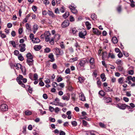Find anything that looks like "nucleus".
Segmentation results:
<instances>
[{
	"instance_id": "4",
	"label": "nucleus",
	"mask_w": 135,
	"mask_h": 135,
	"mask_svg": "<svg viewBox=\"0 0 135 135\" xmlns=\"http://www.w3.org/2000/svg\"><path fill=\"white\" fill-rule=\"evenodd\" d=\"M69 25V21L68 20H65L61 24V27L63 28H65L68 26Z\"/></svg>"
},
{
	"instance_id": "51",
	"label": "nucleus",
	"mask_w": 135,
	"mask_h": 135,
	"mask_svg": "<svg viewBox=\"0 0 135 135\" xmlns=\"http://www.w3.org/2000/svg\"><path fill=\"white\" fill-rule=\"evenodd\" d=\"M38 29V26L36 25H35L33 26V30H37Z\"/></svg>"
},
{
	"instance_id": "57",
	"label": "nucleus",
	"mask_w": 135,
	"mask_h": 135,
	"mask_svg": "<svg viewBox=\"0 0 135 135\" xmlns=\"http://www.w3.org/2000/svg\"><path fill=\"white\" fill-rule=\"evenodd\" d=\"M49 110L51 112H53L54 110V108L51 106L49 107Z\"/></svg>"
},
{
	"instance_id": "11",
	"label": "nucleus",
	"mask_w": 135,
	"mask_h": 135,
	"mask_svg": "<svg viewBox=\"0 0 135 135\" xmlns=\"http://www.w3.org/2000/svg\"><path fill=\"white\" fill-rule=\"evenodd\" d=\"M92 29L93 32L94 34L97 35H99L101 34V32L98 29L94 28Z\"/></svg>"
},
{
	"instance_id": "13",
	"label": "nucleus",
	"mask_w": 135,
	"mask_h": 135,
	"mask_svg": "<svg viewBox=\"0 0 135 135\" xmlns=\"http://www.w3.org/2000/svg\"><path fill=\"white\" fill-rule=\"evenodd\" d=\"M18 83L19 84L21 85V86L22 87L25 88V85L22 83V81L20 80V79H19V78L17 77L16 79Z\"/></svg>"
},
{
	"instance_id": "14",
	"label": "nucleus",
	"mask_w": 135,
	"mask_h": 135,
	"mask_svg": "<svg viewBox=\"0 0 135 135\" xmlns=\"http://www.w3.org/2000/svg\"><path fill=\"white\" fill-rule=\"evenodd\" d=\"M79 99L80 100L82 101L85 100V98L83 94H79Z\"/></svg>"
},
{
	"instance_id": "46",
	"label": "nucleus",
	"mask_w": 135,
	"mask_h": 135,
	"mask_svg": "<svg viewBox=\"0 0 135 135\" xmlns=\"http://www.w3.org/2000/svg\"><path fill=\"white\" fill-rule=\"evenodd\" d=\"M122 52L124 55L126 57H127L129 56L128 53L127 52L123 51Z\"/></svg>"
},
{
	"instance_id": "50",
	"label": "nucleus",
	"mask_w": 135,
	"mask_h": 135,
	"mask_svg": "<svg viewBox=\"0 0 135 135\" xmlns=\"http://www.w3.org/2000/svg\"><path fill=\"white\" fill-rule=\"evenodd\" d=\"M118 56L119 58L122 57L123 56V54L121 52H120L118 54Z\"/></svg>"
},
{
	"instance_id": "38",
	"label": "nucleus",
	"mask_w": 135,
	"mask_h": 135,
	"mask_svg": "<svg viewBox=\"0 0 135 135\" xmlns=\"http://www.w3.org/2000/svg\"><path fill=\"white\" fill-rule=\"evenodd\" d=\"M89 63L90 64H94V59L93 58H91L89 61Z\"/></svg>"
},
{
	"instance_id": "47",
	"label": "nucleus",
	"mask_w": 135,
	"mask_h": 135,
	"mask_svg": "<svg viewBox=\"0 0 135 135\" xmlns=\"http://www.w3.org/2000/svg\"><path fill=\"white\" fill-rule=\"evenodd\" d=\"M38 78V76L36 73H35L34 74L33 76L34 80H37Z\"/></svg>"
},
{
	"instance_id": "36",
	"label": "nucleus",
	"mask_w": 135,
	"mask_h": 135,
	"mask_svg": "<svg viewBox=\"0 0 135 135\" xmlns=\"http://www.w3.org/2000/svg\"><path fill=\"white\" fill-rule=\"evenodd\" d=\"M123 78L122 77L119 78L118 80V82L119 84H122L123 83Z\"/></svg>"
},
{
	"instance_id": "2",
	"label": "nucleus",
	"mask_w": 135,
	"mask_h": 135,
	"mask_svg": "<svg viewBox=\"0 0 135 135\" xmlns=\"http://www.w3.org/2000/svg\"><path fill=\"white\" fill-rule=\"evenodd\" d=\"M87 62V60L86 59L80 61L78 65V69H80L81 67H84L85 64Z\"/></svg>"
},
{
	"instance_id": "44",
	"label": "nucleus",
	"mask_w": 135,
	"mask_h": 135,
	"mask_svg": "<svg viewBox=\"0 0 135 135\" xmlns=\"http://www.w3.org/2000/svg\"><path fill=\"white\" fill-rule=\"evenodd\" d=\"M71 123L73 126L74 127L76 126L77 125V123L75 121H72L71 122Z\"/></svg>"
},
{
	"instance_id": "39",
	"label": "nucleus",
	"mask_w": 135,
	"mask_h": 135,
	"mask_svg": "<svg viewBox=\"0 0 135 135\" xmlns=\"http://www.w3.org/2000/svg\"><path fill=\"white\" fill-rule=\"evenodd\" d=\"M76 94L74 93H73L71 94V97L73 100L74 101L75 99Z\"/></svg>"
},
{
	"instance_id": "7",
	"label": "nucleus",
	"mask_w": 135,
	"mask_h": 135,
	"mask_svg": "<svg viewBox=\"0 0 135 135\" xmlns=\"http://www.w3.org/2000/svg\"><path fill=\"white\" fill-rule=\"evenodd\" d=\"M19 47L20 48V51L23 52L25 50V44H20L19 45Z\"/></svg>"
},
{
	"instance_id": "53",
	"label": "nucleus",
	"mask_w": 135,
	"mask_h": 135,
	"mask_svg": "<svg viewBox=\"0 0 135 135\" xmlns=\"http://www.w3.org/2000/svg\"><path fill=\"white\" fill-rule=\"evenodd\" d=\"M45 82L46 84L50 83V80L49 79L46 78V80L45 81Z\"/></svg>"
},
{
	"instance_id": "32",
	"label": "nucleus",
	"mask_w": 135,
	"mask_h": 135,
	"mask_svg": "<svg viewBox=\"0 0 135 135\" xmlns=\"http://www.w3.org/2000/svg\"><path fill=\"white\" fill-rule=\"evenodd\" d=\"M91 18L93 20H95L96 19L97 16L95 14H92L91 16Z\"/></svg>"
},
{
	"instance_id": "25",
	"label": "nucleus",
	"mask_w": 135,
	"mask_h": 135,
	"mask_svg": "<svg viewBox=\"0 0 135 135\" xmlns=\"http://www.w3.org/2000/svg\"><path fill=\"white\" fill-rule=\"evenodd\" d=\"M41 46L40 45L35 46L34 47V49L36 51L39 50L41 48Z\"/></svg>"
},
{
	"instance_id": "15",
	"label": "nucleus",
	"mask_w": 135,
	"mask_h": 135,
	"mask_svg": "<svg viewBox=\"0 0 135 135\" xmlns=\"http://www.w3.org/2000/svg\"><path fill=\"white\" fill-rule=\"evenodd\" d=\"M104 89L106 92H108L113 91L112 89L110 88L109 87H104Z\"/></svg>"
},
{
	"instance_id": "61",
	"label": "nucleus",
	"mask_w": 135,
	"mask_h": 135,
	"mask_svg": "<svg viewBox=\"0 0 135 135\" xmlns=\"http://www.w3.org/2000/svg\"><path fill=\"white\" fill-rule=\"evenodd\" d=\"M34 35L33 34L31 33L30 34V38L32 40H34Z\"/></svg>"
},
{
	"instance_id": "35",
	"label": "nucleus",
	"mask_w": 135,
	"mask_h": 135,
	"mask_svg": "<svg viewBox=\"0 0 135 135\" xmlns=\"http://www.w3.org/2000/svg\"><path fill=\"white\" fill-rule=\"evenodd\" d=\"M118 70L120 71H122L123 70V68L122 66L119 65L118 67Z\"/></svg>"
},
{
	"instance_id": "52",
	"label": "nucleus",
	"mask_w": 135,
	"mask_h": 135,
	"mask_svg": "<svg viewBox=\"0 0 135 135\" xmlns=\"http://www.w3.org/2000/svg\"><path fill=\"white\" fill-rule=\"evenodd\" d=\"M44 3L46 5L49 4V1L48 0H42Z\"/></svg>"
},
{
	"instance_id": "64",
	"label": "nucleus",
	"mask_w": 135,
	"mask_h": 135,
	"mask_svg": "<svg viewBox=\"0 0 135 135\" xmlns=\"http://www.w3.org/2000/svg\"><path fill=\"white\" fill-rule=\"evenodd\" d=\"M23 31V30L22 28H20L18 30L19 34H21L22 33Z\"/></svg>"
},
{
	"instance_id": "43",
	"label": "nucleus",
	"mask_w": 135,
	"mask_h": 135,
	"mask_svg": "<svg viewBox=\"0 0 135 135\" xmlns=\"http://www.w3.org/2000/svg\"><path fill=\"white\" fill-rule=\"evenodd\" d=\"M82 123L84 126H86L88 124V122L84 120H82Z\"/></svg>"
},
{
	"instance_id": "6",
	"label": "nucleus",
	"mask_w": 135,
	"mask_h": 135,
	"mask_svg": "<svg viewBox=\"0 0 135 135\" xmlns=\"http://www.w3.org/2000/svg\"><path fill=\"white\" fill-rule=\"evenodd\" d=\"M86 34V32L85 31L80 32L79 33V36L81 38H85V36Z\"/></svg>"
},
{
	"instance_id": "8",
	"label": "nucleus",
	"mask_w": 135,
	"mask_h": 135,
	"mask_svg": "<svg viewBox=\"0 0 135 135\" xmlns=\"http://www.w3.org/2000/svg\"><path fill=\"white\" fill-rule=\"evenodd\" d=\"M55 53L56 55H61L62 54L60 49L56 47L55 49Z\"/></svg>"
},
{
	"instance_id": "54",
	"label": "nucleus",
	"mask_w": 135,
	"mask_h": 135,
	"mask_svg": "<svg viewBox=\"0 0 135 135\" xmlns=\"http://www.w3.org/2000/svg\"><path fill=\"white\" fill-rule=\"evenodd\" d=\"M65 73L66 74H69L70 73V69L69 68H67L66 69L65 71Z\"/></svg>"
},
{
	"instance_id": "28",
	"label": "nucleus",
	"mask_w": 135,
	"mask_h": 135,
	"mask_svg": "<svg viewBox=\"0 0 135 135\" xmlns=\"http://www.w3.org/2000/svg\"><path fill=\"white\" fill-rule=\"evenodd\" d=\"M76 6L74 5L73 3H71V4L69 5V8L70 9V8H76Z\"/></svg>"
},
{
	"instance_id": "18",
	"label": "nucleus",
	"mask_w": 135,
	"mask_h": 135,
	"mask_svg": "<svg viewBox=\"0 0 135 135\" xmlns=\"http://www.w3.org/2000/svg\"><path fill=\"white\" fill-rule=\"evenodd\" d=\"M21 69L23 75H26V69L25 67L22 66Z\"/></svg>"
},
{
	"instance_id": "49",
	"label": "nucleus",
	"mask_w": 135,
	"mask_h": 135,
	"mask_svg": "<svg viewBox=\"0 0 135 135\" xmlns=\"http://www.w3.org/2000/svg\"><path fill=\"white\" fill-rule=\"evenodd\" d=\"M50 49L49 48H46L45 49V52L46 53H48L50 51Z\"/></svg>"
},
{
	"instance_id": "60",
	"label": "nucleus",
	"mask_w": 135,
	"mask_h": 135,
	"mask_svg": "<svg viewBox=\"0 0 135 135\" xmlns=\"http://www.w3.org/2000/svg\"><path fill=\"white\" fill-rule=\"evenodd\" d=\"M99 125L102 128H104L105 127V125L102 122H100L99 123Z\"/></svg>"
},
{
	"instance_id": "26",
	"label": "nucleus",
	"mask_w": 135,
	"mask_h": 135,
	"mask_svg": "<svg viewBox=\"0 0 135 135\" xmlns=\"http://www.w3.org/2000/svg\"><path fill=\"white\" fill-rule=\"evenodd\" d=\"M78 58L76 57H75L74 58H71L70 60V62H73L77 60Z\"/></svg>"
},
{
	"instance_id": "21",
	"label": "nucleus",
	"mask_w": 135,
	"mask_h": 135,
	"mask_svg": "<svg viewBox=\"0 0 135 135\" xmlns=\"http://www.w3.org/2000/svg\"><path fill=\"white\" fill-rule=\"evenodd\" d=\"M70 15L68 12H66L65 13L62 15V17L65 18H67Z\"/></svg>"
},
{
	"instance_id": "31",
	"label": "nucleus",
	"mask_w": 135,
	"mask_h": 135,
	"mask_svg": "<svg viewBox=\"0 0 135 135\" xmlns=\"http://www.w3.org/2000/svg\"><path fill=\"white\" fill-rule=\"evenodd\" d=\"M33 41H34V43H38L40 41V40L37 38H35L34 40H32Z\"/></svg>"
},
{
	"instance_id": "22",
	"label": "nucleus",
	"mask_w": 135,
	"mask_h": 135,
	"mask_svg": "<svg viewBox=\"0 0 135 135\" xmlns=\"http://www.w3.org/2000/svg\"><path fill=\"white\" fill-rule=\"evenodd\" d=\"M113 43L114 44H116L118 42L117 38L115 37H113L112 39Z\"/></svg>"
},
{
	"instance_id": "30",
	"label": "nucleus",
	"mask_w": 135,
	"mask_h": 135,
	"mask_svg": "<svg viewBox=\"0 0 135 135\" xmlns=\"http://www.w3.org/2000/svg\"><path fill=\"white\" fill-rule=\"evenodd\" d=\"M26 57L27 59H33V56L30 53H28L26 55Z\"/></svg>"
},
{
	"instance_id": "33",
	"label": "nucleus",
	"mask_w": 135,
	"mask_h": 135,
	"mask_svg": "<svg viewBox=\"0 0 135 135\" xmlns=\"http://www.w3.org/2000/svg\"><path fill=\"white\" fill-rule=\"evenodd\" d=\"M10 43L12 45L13 47H16L15 43L14 41H10Z\"/></svg>"
},
{
	"instance_id": "58",
	"label": "nucleus",
	"mask_w": 135,
	"mask_h": 135,
	"mask_svg": "<svg viewBox=\"0 0 135 135\" xmlns=\"http://www.w3.org/2000/svg\"><path fill=\"white\" fill-rule=\"evenodd\" d=\"M32 9L34 12L36 11L37 9V7L35 6H33L32 7Z\"/></svg>"
},
{
	"instance_id": "3",
	"label": "nucleus",
	"mask_w": 135,
	"mask_h": 135,
	"mask_svg": "<svg viewBox=\"0 0 135 135\" xmlns=\"http://www.w3.org/2000/svg\"><path fill=\"white\" fill-rule=\"evenodd\" d=\"M117 107L119 109L124 110L126 109V107H127L128 108H130V107L128 105L125 104H122L119 105L117 104Z\"/></svg>"
},
{
	"instance_id": "19",
	"label": "nucleus",
	"mask_w": 135,
	"mask_h": 135,
	"mask_svg": "<svg viewBox=\"0 0 135 135\" xmlns=\"http://www.w3.org/2000/svg\"><path fill=\"white\" fill-rule=\"evenodd\" d=\"M100 77L102 79V81H104L105 80L106 78L105 77V76L104 74H101L100 75Z\"/></svg>"
},
{
	"instance_id": "24",
	"label": "nucleus",
	"mask_w": 135,
	"mask_h": 135,
	"mask_svg": "<svg viewBox=\"0 0 135 135\" xmlns=\"http://www.w3.org/2000/svg\"><path fill=\"white\" fill-rule=\"evenodd\" d=\"M105 102L106 103H109L111 102L112 100V99L109 97L106 98L104 100Z\"/></svg>"
},
{
	"instance_id": "17",
	"label": "nucleus",
	"mask_w": 135,
	"mask_h": 135,
	"mask_svg": "<svg viewBox=\"0 0 135 135\" xmlns=\"http://www.w3.org/2000/svg\"><path fill=\"white\" fill-rule=\"evenodd\" d=\"M49 57L51 59L50 61L51 62H53L54 61V55L52 54H50L49 55Z\"/></svg>"
},
{
	"instance_id": "23",
	"label": "nucleus",
	"mask_w": 135,
	"mask_h": 135,
	"mask_svg": "<svg viewBox=\"0 0 135 135\" xmlns=\"http://www.w3.org/2000/svg\"><path fill=\"white\" fill-rule=\"evenodd\" d=\"M78 80L79 81L80 83H82L84 81V78L83 77L80 76L78 78Z\"/></svg>"
},
{
	"instance_id": "34",
	"label": "nucleus",
	"mask_w": 135,
	"mask_h": 135,
	"mask_svg": "<svg viewBox=\"0 0 135 135\" xmlns=\"http://www.w3.org/2000/svg\"><path fill=\"white\" fill-rule=\"evenodd\" d=\"M18 59L21 61L23 60V58L21 54H19L18 56Z\"/></svg>"
},
{
	"instance_id": "1",
	"label": "nucleus",
	"mask_w": 135,
	"mask_h": 135,
	"mask_svg": "<svg viewBox=\"0 0 135 135\" xmlns=\"http://www.w3.org/2000/svg\"><path fill=\"white\" fill-rule=\"evenodd\" d=\"M50 35L51 34L50 33L49 31H47L45 32L44 34L41 35L40 37L41 38H44L45 37V41L48 42L50 41Z\"/></svg>"
},
{
	"instance_id": "37",
	"label": "nucleus",
	"mask_w": 135,
	"mask_h": 135,
	"mask_svg": "<svg viewBox=\"0 0 135 135\" xmlns=\"http://www.w3.org/2000/svg\"><path fill=\"white\" fill-rule=\"evenodd\" d=\"M109 57H110L112 59H114L115 58V56L114 55L111 53H109L108 55Z\"/></svg>"
},
{
	"instance_id": "10",
	"label": "nucleus",
	"mask_w": 135,
	"mask_h": 135,
	"mask_svg": "<svg viewBox=\"0 0 135 135\" xmlns=\"http://www.w3.org/2000/svg\"><path fill=\"white\" fill-rule=\"evenodd\" d=\"M27 63L30 66L32 65L33 63V59H27Z\"/></svg>"
},
{
	"instance_id": "55",
	"label": "nucleus",
	"mask_w": 135,
	"mask_h": 135,
	"mask_svg": "<svg viewBox=\"0 0 135 135\" xmlns=\"http://www.w3.org/2000/svg\"><path fill=\"white\" fill-rule=\"evenodd\" d=\"M52 85L54 88H56L57 86H58L57 83L55 82H53L52 83Z\"/></svg>"
},
{
	"instance_id": "45",
	"label": "nucleus",
	"mask_w": 135,
	"mask_h": 135,
	"mask_svg": "<svg viewBox=\"0 0 135 135\" xmlns=\"http://www.w3.org/2000/svg\"><path fill=\"white\" fill-rule=\"evenodd\" d=\"M71 29L72 32L74 34L77 31V30L75 28H71Z\"/></svg>"
},
{
	"instance_id": "27",
	"label": "nucleus",
	"mask_w": 135,
	"mask_h": 135,
	"mask_svg": "<svg viewBox=\"0 0 135 135\" xmlns=\"http://www.w3.org/2000/svg\"><path fill=\"white\" fill-rule=\"evenodd\" d=\"M98 94H99L101 96H104L105 95V93L102 90H101L99 91V92Z\"/></svg>"
},
{
	"instance_id": "12",
	"label": "nucleus",
	"mask_w": 135,
	"mask_h": 135,
	"mask_svg": "<svg viewBox=\"0 0 135 135\" xmlns=\"http://www.w3.org/2000/svg\"><path fill=\"white\" fill-rule=\"evenodd\" d=\"M47 13L52 18H55L56 17V16L51 11L48 10Z\"/></svg>"
},
{
	"instance_id": "41",
	"label": "nucleus",
	"mask_w": 135,
	"mask_h": 135,
	"mask_svg": "<svg viewBox=\"0 0 135 135\" xmlns=\"http://www.w3.org/2000/svg\"><path fill=\"white\" fill-rule=\"evenodd\" d=\"M122 61L119 59L117 60L116 61V63L117 65H122Z\"/></svg>"
},
{
	"instance_id": "62",
	"label": "nucleus",
	"mask_w": 135,
	"mask_h": 135,
	"mask_svg": "<svg viewBox=\"0 0 135 135\" xmlns=\"http://www.w3.org/2000/svg\"><path fill=\"white\" fill-rule=\"evenodd\" d=\"M97 84L98 85V86L99 87H100V86H101V82L100 81V80H98L97 82Z\"/></svg>"
},
{
	"instance_id": "9",
	"label": "nucleus",
	"mask_w": 135,
	"mask_h": 135,
	"mask_svg": "<svg viewBox=\"0 0 135 135\" xmlns=\"http://www.w3.org/2000/svg\"><path fill=\"white\" fill-rule=\"evenodd\" d=\"M70 95L69 93L67 94V95H64L62 97V99L64 100H66L67 101L69 100L70 98Z\"/></svg>"
},
{
	"instance_id": "16",
	"label": "nucleus",
	"mask_w": 135,
	"mask_h": 135,
	"mask_svg": "<svg viewBox=\"0 0 135 135\" xmlns=\"http://www.w3.org/2000/svg\"><path fill=\"white\" fill-rule=\"evenodd\" d=\"M85 25L86 26L87 30H89L91 28V24L88 21H86L85 22Z\"/></svg>"
},
{
	"instance_id": "29",
	"label": "nucleus",
	"mask_w": 135,
	"mask_h": 135,
	"mask_svg": "<svg viewBox=\"0 0 135 135\" xmlns=\"http://www.w3.org/2000/svg\"><path fill=\"white\" fill-rule=\"evenodd\" d=\"M25 114L26 115H29L32 114V112L28 110H27L25 112Z\"/></svg>"
},
{
	"instance_id": "56",
	"label": "nucleus",
	"mask_w": 135,
	"mask_h": 135,
	"mask_svg": "<svg viewBox=\"0 0 135 135\" xmlns=\"http://www.w3.org/2000/svg\"><path fill=\"white\" fill-rule=\"evenodd\" d=\"M0 9L1 11H3L5 9L4 6H3L2 5L0 7Z\"/></svg>"
},
{
	"instance_id": "42",
	"label": "nucleus",
	"mask_w": 135,
	"mask_h": 135,
	"mask_svg": "<svg viewBox=\"0 0 135 135\" xmlns=\"http://www.w3.org/2000/svg\"><path fill=\"white\" fill-rule=\"evenodd\" d=\"M54 38L56 40H58L60 38V36L59 34L56 35L55 36Z\"/></svg>"
},
{
	"instance_id": "40",
	"label": "nucleus",
	"mask_w": 135,
	"mask_h": 135,
	"mask_svg": "<svg viewBox=\"0 0 135 135\" xmlns=\"http://www.w3.org/2000/svg\"><path fill=\"white\" fill-rule=\"evenodd\" d=\"M15 67L16 69H18L19 68L21 69L22 66L20 64H17Z\"/></svg>"
},
{
	"instance_id": "20",
	"label": "nucleus",
	"mask_w": 135,
	"mask_h": 135,
	"mask_svg": "<svg viewBox=\"0 0 135 135\" xmlns=\"http://www.w3.org/2000/svg\"><path fill=\"white\" fill-rule=\"evenodd\" d=\"M70 10L74 14H76L78 13V11L76 8H70Z\"/></svg>"
},
{
	"instance_id": "48",
	"label": "nucleus",
	"mask_w": 135,
	"mask_h": 135,
	"mask_svg": "<svg viewBox=\"0 0 135 135\" xmlns=\"http://www.w3.org/2000/svg\"><path fill=\"white\" fill-rule=\"evenodd\" d=\"M26 27L27 30H30L31 28L30 26L29 25L28 23H26Z\"/></svg>"
},
{
	"instance_id": "63",
	"label": "nucleus",
	"mask_w": 135,
	"mask_h": 135,
	"mask_svg": "<svg viewBox=\"0 0 135 135\" xmlns=\"http://www.w3.org/2000/svg\"><path fill=\"white\" fill-rule=\"evenodd\" d=\"M128 74L131 75H133L134 74V71L132 70H130L128 71Z\"/></svg>"
},
{
	"instance_id": "59",
	"label": "nucleus",
	"mask_w": 135,
	"mask_h": 135,
	"mask_svg": "<svg viewBox=\"0 0 135 135\" xmlns=\"http://www.w3.org/2000/svg\"><path fill=\"white\" fill-rule=\"evenodd\" d=\"M63 80V79L61 77H59L57 79V81L58 82H59Z\"/></svg>"
},
{
	"instance_id": "5",
	"label": "nucleus",
	"mask_w": 135,
	"mask_h": 135,
	"mask_svg": "<svg viewBox=\"0 0 135 135\" xmlns=\"http://www.w3.org/2000/svg\"><path fill=\"white\" fill-rule=\"evenodd\" d=\"M0 108L2 111H6L8 109V107L6 104H3L0 106Z\"/></svg>"
}]
</instances>
